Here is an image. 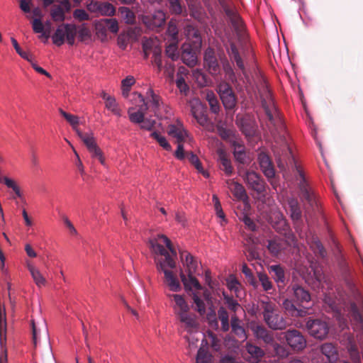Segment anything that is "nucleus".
Returning a JSON list of instances; mask_svg holds the SVG:
<instances>
[{"instance_id":"f257e3e1","label":"nucleus","mask_w":363,"mask_h":363,"mask_svg":"<svg viewBox=\"0 0 363 363\" xmlns=\"http://www.w3.org/2000/svg\"><path fill=\"white\" fill-rule=\"evenodd\" d=\"M285 148L287 152L286 154L288 155L289 162L294 163V168L296 171V179L298 181L300 197L303 201L307 202L309 207L313 209L315 207H317V202L315 195L311 189L308 185L306 181L304 173L301 167L296 162L291 148L287 145H285Z\"/></svg>"},{"instance_id":"f03ea898","label":"nucleus","mask_w":363,"mask_h":363,"mask_svg":"<svg viewBox=\"0 0 363 363\" xmlns=\"http://www.w3.org/2000/svg\"><path fill=\"white\" fill-rule=\"evenodd\" d=\"M261 308L266 324L272 330H283L286 327L284 318L277 313L275 303L272 301H262Z\"/></svg>"},{"instance_id":"7ed1b4c3","label":"nucleus","mask_w":363,"mask_h":363,"mask_svg":"<svg viewBox=\"0 0 363 363\" xmlns=\"http://www.w3.org/2000/svg\"><path fill=\"white\" fill-rule=\"evenodd\" d=\"M259 95L262 101V106L265 111L269 122L274 128L278 127L283 128L281 119L274 106L272 94L267 85L263 86L262 91H259Z\"/></svg>"},{"instance_id":"20e7f679","label":"nucleus","mask_w":363,"mask_h":363,"mask_svg":"<svg viewBox=\"0 0 363 363\" xmlns=\"http://www.w3.org/2000/svg\"><path fill=\"white\" fill-rule=\"evenodd\" d=\"M227 53L230 61L235 63L236 67L240 70V73L238 74V79L240 81H242V86L247 90L251 84V80L245 69L242 58L234 43H230L229 47L227 48Z\"/></svg>"},{"instance_id":"39448f33","label":"nucleus","mask_w":363,"mask_h":363,"mask_svg":"<svg viewBox=\"0 0 363 363\" xmlns=\"http://www.w3.org/2000/svg\"><path fill=\"white\" fill-rule=\"evenodd\" d=\"M306 327L308 333L316 339H324L329 332L328 323L319 318H308Z\"/></svg>"},{"instance_id":"423d86ee","label":"nucleus","mask_w":363,"mask_h":363,"mask_svg":"<svg viewBox=\"0 0 363 363\" xmlns=\"http://www.w3.org/2000/svg\"><path fill=\"white\" fill-rule=\"evenodd\" d=\"M287 345L296 352H301L306 347V340L302 333L296 329L288 330L284 333Z\"/></svg>"},{"instance_id":"0eeeda50","label":"nucleus","mask_w":363,"mask_h":363,"mask_svg":"<svg viewBox=\"0 0 363 363\" xmlns=\"http://www.w3.org/2000/svg\"><path fill=\"white\" fill-rule=\"evenodd\" d=\"M243 179L249 189L256 191L258 194L266 192V182L262 177L254 171H246Z\"/></svg>"},{"instance_id":"6e6552de","label":"nucleus","mask_w":363,"mask_h":363,"mask_svg":"<svg viewBox=\"0 0 363 363\" xmlns=\"http://www.w3.org/2000/svg\"><path fill=\"white\" fill-rule=\"evenodd\" d=\"M190 106L191 114L197 123L203 127L208 126L210 120L207 115V107L198 99L192 100Z\"/></svg>"},{"instance_id":"1a4fd4ad","label":"nucleus","mask_w":363,"mask_h":363,"mask_svg":"<svg viewBox=\"0 0 363 363\" xmlns=\"http://www.w3.org/2000/svg\"><path fill=\"white\" fill-rule=\"evenodd\" d=\"M143 23L149 30L158 32L164 25L166 14L164 11L158 10L152 14L143 16Z\"/></svg>"},{"instance_id":"9d476101","label":"nucleus","mask_w":363,"mask_h":363,"mask_svg":"<svg viewBox=\"0 0 363 363\" xmlns=\"http://www.w3.org/2000/svg\"><path fill=\"white\" fill-rule=\"evenodd\" d=\"M203 67L213 76L218 74L220 66L213 48L208 47L203 53Z\"/></svg>"},{"instance_id":"9b49d317","label":"nucleus","mask_w":363,"mask_h":363,"mask_svg":"<svg viewBox=\"0 0 363 363\" xmlns=\"http://www.w3.org/2000/svg\"><path fill=\"white\" fill-rule=\"evenodd\" d=\"M159 242H163L162 240L159 239V236L157 237V238L150 240L149 241L150 249L155 254L160 255L164 257V261H160V262L164 263L165 265L172 269L175 268V260H174V259L170 256L168 251Z\"/></svg>"},{"instance_id":"f8f14e48","label":"nucleus","mask_w":363,"mask_h":363,"mask_svg":"<svg viewBox=\"0 0 363 363\" xmlns=\"http://www.w3.org/2000/svg\"><path fill=\"white\" fill-rule=\"evenodd\" d=\"M218 91L224 107L226 109H233L237 101L232 88L228 84H223L219 86Z\"/></svg>"},{"instance_id":"ddd939ff","label":"nucleus","mask_w":363,"mask_h":363,"mask_svg":"<svg viewBox=\"0 0 363 363\" xmlns=\"http://www.w3.org/2000/svg\"><path fill=\"white\" fill-rule=\"evenodd\" d=\"M294 301L305 309L308 308L311 301V296L309 291L303 286L294 284L291 285Z\"/></svg>"},{"instance_id":"4468645a","label":"nucleus","mask_w":363,"mask_h":363,"mask_svg":"<svg viewBox=\"0 0 363 363\" xmlns=\"http://www.w3.org/2000/svg\"><path fill=\"white\" fill-rule=\"evenodd\" d=\"M250 329L255 337L262 341L266 345L269 346L275 340L274 333L267 330L264 325L253 323L250 325Z\"/></svg>"},{"instance_id":"2eb2a0df","label":"nucleus","mask_w":363,"mask_h":363,"mask_svg":"<svg viewBox=\"0 0 363 363\" xmlns=\"http://www.w3.org/2000/svg\"><path fill=\"white\" fill-rule=\"evenodd\" d=\"M87 9L91 12L108 16H113L116 11L114 6L111 3L93 0L87 5Z\"/></svg>"},{"instance_id":"dca6fc26","label":"nucleus","mask_w":363,"mask_h":363,"mask_svg":"<svg viewBox=\"0 0 363 363\" xmlns=\"http://www.w3.org/2000/svg\"><path fill=\"white\" fill-rule=\"evenodd\" d=\"M182 60L190 67H193L197 64L196 50L191 43H185L182 45Z\"/></svg>"},{"instance_id":"f3484780","label":"nucleus","mask_w":363,"mask_h":363,"mask_svg":"<svg viewBox=\"0 0 363 363\" xmlns=\"http://www.w3.org/2000/svg\"><path fill=\"white\" fill-rule=\"evenodd\" d=\"M181 323V327L189 333L196 331L199 324L197 323L196 315L189 311L176 316Z\"/></svg>"},{"instance_id":"a211bd4d","label":"nucleus","mask_w":363,"mask_h":363,"mask_svg":"<svg viewBox=\"0 0 363 363\" xmlns=\"http://www.w3.org/2000/svg\"><path fill=\"white\" fill-rule=\"evenodd\" d=\"M157 267L159 270H162L164 272L165 279L164 281L169 288V290L174 292L181 291L182 286L179 280L174 275L172 271L166 269L165 267L167 265L163 262H159Z\"/></svg>"},{"instance_id":"6ab92c4d","label":"nucleus","mask_w":363,"mask_h":363,"mask_svg":"<svg viewBox=\"0 0 363 363\" xmlns=\"http://www.w3.org/2000/svg\"><path fill=\"white\" fill-rule=\"evenodd\" d=\"M222 5L224 12L229 18L233 28L237 32H241L243 29V23L240 16L233 9L224 4L223 0H218Z\"/></svg>"},{"instance_id":"aec40b11","label":"nucleus","mask_w":363,"mask_h":363,"mask_svg":"<svg viewBox=\"0 0 363 363\" xmlns=\"http://www.w3.org/2000/svg\"><path fill=\"white\" fill-rule=\"evenodd\" d=\"M167 133L169 136L176 138L177 142H184L188 137V133L184 129L182 123L177 121L176 124H170L167 128Z\"/></svg>"},{"instance_id":"412c9836","label":"nucleus","mask_w":363,"mask_h":363,"mask_svg":"<svg viewBox=\"0 0 363 363\" xmlns=\"http://www.w3.org/2000/svg\"><path fill=\"white\" fill-rule=\"evenodd\" d=\"M138 97L140 101L143 102V104L140 107L139 110L136 112H133L132 111L134 108L131 107L128 111L129 119L134 123H141L144 121L145 112L148 109V106L145 102L144 97L140 94H138Z\"/></svg>"},{"instance_id":"4be33fe9","label":"nucleus","mask_w":363,"mask_h":363,"mask_svg":"<svg viewBox=\"0 0 363 363\" xmlns=\"http://www.w3.org/2000/svg\"><path fill=\"white\" fill-rule=\"evenodd\" d=\"M258 161L264 174L268 179L273 178L275 175V170L269 157L267 154L261 152L259 154Z\"/></svg>"},{"instance_id":"5701e85b","label":"nucleus","mask_w":363,"mask_h":363,"mask_svg":"<svg viewBox=\"0 0 363 363\" xmlns=\"http://www.w3.org/2000/svg\"><path fill=\"white\" fill-rule=\"evenodd\" d=\"M152 43V41H146L143 43V48L145 54V57L147 56L150 52H152L154 58L153 63L157 66L158 71L160 72L163 68L161 57V50L157 46L152 48L151 45Z\"/></svg>"},{"instance_id":"b1692460","label":"nucleus","mask_w":363,"mask_h":363,"mask_svg":"<svg viewBox=\"0 0 363 363\" xmlns=\"http://www.w3.org/2000/svg\"><path fill=\"white\" fill-rule=\"evenodd\" d=\"M167 296L172 298L175 303L173 310L176 316L189 311L190 308L183 296L179 294H169Z\"/></svg>"},{"instance_id":"393cba45","label":"nucleus","mask_w":363,"mask_h":363,"mask_svg":"<svg viewBox=\"0 0 363 363\" xmlns=\"http://www.w3.org/2000/svg\"><path fill=\"white\" fill-rule=\"evenodd\" d=\"M230 328L232 329V333L241 341L247 339L245 330L242 324V321L238 317L234 314L231 316Z\"/></svg>"},{"instance_id":"a878e982","label":"nucleus","mask_w":363,"mask_h":363,"mask_svg":"<svg viewBox=\"0 0 363 363\" xmlns=\"http://www.w3.org/2000/svg\"><path fill=\"white\" fill-rule=\"evenodd\" d=\"M269 271L272 274V278L277 284L279 289L284 288L286 285L285 272L279 264L271 265L269 267Z\"/></svg>"},{"instance_id":"bb28decb","label":"nucleus","mask_w":363,"mask_h":363,"mask_svg":"<svg viewBox=\"0 0 363 363\" xmlns=\"http://www.w3.org/2000/svg\"><path fill=\"white\" fill-rule=\"evenodd\" d=\"M226 184L237 199L244 201L247 199L246 191L242 184L232 179L227 180Z\"/></svg>"},{"instance_id":"cd10ccee","label":"nucleus","mask_w":363,"mask_h":363,"mask_svg":"<svg viewBox=\"0 0 363 363\" xmlns=\"http://www.w3.org/2000/svg\"><path fill=\"white\" fill-rule=\"evenodd\" d=\"M146 97L148 99V103L150 104V107L154 111L155 115L158 116L161 107L163 106L161 97L155 94L152 89H148L147 91Z\"/></svg>"},{"instance_id":"c85d7f7f","label":"nucleus","mask_w":363,"mask_h":363,"mask_svg":"<svg viewBox=\"0 0 363 363\" xmlns=\"http://www.w3.org/2000/svg\"><path fill=\"white\" fill-rule=\"evenodd\" d=\"M96 29L100 31L105 33L106 30H109L113 33H116L118 31V23L115 18H104L99 21L96 25Z\"/></svg>"},{"instance_id":"c756f323","label":"nucleus","mask_w":363,"mask_h":363,"mask_svg":"<svg viewBox=\"0 0 363 363\" xmlns=\"http://www.w3.org/2000/svg\"><path fill=\"white\" fill-rule=\"evenodd\" d=\"M218 161L220 162V169L223 170L227 176H230L233 172V167L230 160L228 158L227 154L222 149L217 150Z\"/></svg>"},{"instance_id":"7c9ffc66","label":"nucleus","mask_w":363,"mask_h":363,"mask_svg":"<svg viewBox=\"0 0 363 363\" xmlns=\"http://www.w3.org/2000/svg\"><path fill=\"white\" fill-rule=\"evenodd\" d=\"M181 260L187 268L188 274H195L197 269L198 264L194 257L186 251H179Z\"/></svg>"},{"instance_id":"2f4dec72","label":"nucleus","mask_w":363,"mask_h":363,"mask_svg":"<svg viewBox=\"0 0 363 363\" xmlns=\"http://www.w3.org/2000/svg\"><path fill=\"white\" fill-rule=\"evenodd\" d=\"M282 308L285 312L293 317H302L306 314V311L303 309H298L291 300L286 298L284 300Z\"/></svg>"},{"instance_id":"473e14b6","label":"nucleus","mask_w":363,"mask_h":363,"mask_svg":"<svg viewBox=\"0 0 363 363\" xmlns=\"http://www.w3.org/2000/svg\"><path fill=\"white\" fill-rule=\"evenodd\" d=\"M166 6L172 15H182L186 12V6L183 0H165Z\"/></svg>"},{"instance_id":"72a5a7b5","label":"nucleus","mask_w":363,"mask_h":363,"mask_svg":"<svg viewBox=\"0 0 363 363\" xmlns=\"http://www.w3.org/2000/svg\"><path fill=\"white\" fill-rule=\"evenodd\" d=\"M236 123L240 127L242 133L247 137H252L255 135L256 131L255 125L249 118H242L237 119Z\"/></svg>"},{"instance_id":"f704fd0d","label":"nucleus","mask_w":363,"mask_h":363,"mask_svg":"<svg viewBox=\"0 0 363 363\" xmlns=\"http://www.w3.org/2000/svg\"><path fill=\"white\" fill-rule=\"evenodd\" d=\"M288 205L290 212V216L294 221H299L302 217V211L301 210L298 201L295 198L288 199Z\"/></svg>"},{"instance_id":"c9c22d12","label":"nucleus","mask_w":363,"mask_h":363,"mask_svg":"<svg viewBox=\"0 0 363 363\" xmlns=\"http://www.w3.org/2000/svg\"><path fill=\"white\" fill-rule=\"evenodd\" d=\"M204 345H207L206 339L202 340L201 347L199 348L196 355V363H213V356L208 351V348H204Z\"/></svg>"},{"instance_id":"e433bc0d","label":"nucleus","mask_w":363,"mask_h":363,"mask_svg":"<svg viewBox=\"0 0 363 363\" xmlns=\"http://www.w3.org/2000/svg\"><path fill=\"white\" fill-rule=\"evenodd\" d=\"M320 351L330 363L336 362L338 359L337 349L332 343L323 344L320 347Z\"/></svg>"},{"instance_id":"4c0bfd02","label":"nucleus","mask_w":363,"mask_h":363,"mask_svg":"<svg viewBox=\"0 0 363 363\" xmlns=\"http://www.w3.org/2000/svg\"><path fill=\"white\" fill-rule=\"evenodd\" d=\"M232 146L235 160L241 164H245L246 162V153L243 143L238 140H233Z\"/></svg>"},{"instance_id":"58836bf2","label":"nucleus","mask_w":363,"mask_h":363,"mask_svg":"<svg viewBox=\"0 0 363 363\" xmlns=\"http://www.w3.org/2000/svg\"><path fill=\"white\" fill-rule=\"evenodd\" d=\"M180 277L186 290H191L193 287L197 290L201 289V286L198 279L194 277V274H188V277H186L182 272Z\"/></svg>"},{"instance_id":"ea45409f","label":"nucleus","mask_w":363,"mask_h":363,"mask_svg":"<svg viewBox=\"0 0 363 363\" xmlns=\"http://www.w3.org/2000/svg\"><path fill=\"white\" fill-rule=\"evenodd\" d=\"M269 347H271L270 352L279 359H285L289 355V351L286 346L277 342L275 340Z\"/></svg>"},{"instance_id":"a19ab883","label":"nucleus","mask_w":363,"mask_h":363,"mask_svg":"<svg viewBox=\"0 0 363 363\" xmlns=\"http://www.w3.org/2000/svg\"><path fill=\"white\" fill-rule=\"evenodd\" d=\"M218 318L221 323V329L223 332H228L230 329L229 315L223 306H220L218 310Z\"/></svg>"},{"instance_id":"79ce46f5","label":"nucleus","mask_w":363,"mask_h":363,"mask_svg":"<svg viewBox=\"0 0 363 363\" xmlns=\"http://www.w3.org/2000/svg\"><path fill=\"white\" fill-rule=\"evenodd\" d=\"M28 269L35 283L38 287L44 286L46 283L45 279L43 277L40 272L35 268L33 265L28 264Z\"/></svg>"},{"instance_id":"37998d69","label":"nucleus","mask_w":363,"mask_h":363,"mask_svg":"<svg viewBox=\"0 0 363 363\" xmlns=\"http://www.w3.org/2000/svg\"><path fill=\"white\" fill-rule=\"evenodd\" d=\"M77 135L83 141L89 151L97 146L91 133H83L82 131H78Z\"/></svg>"},{"instance_id":"c03bdc74","label":"nucleus","mask_w":363,"mask_h":363,"mask_svg":"<svg viewBox=\"0 0 363 363\" xmlns=\"http://www.w3.org/2000/svg\"><path fill=\"white\" fill-rule=\"evenodd\" d=\"M246 350L247 353L254 359L255 362H258L264 354V351L258 346L251 343L246 344Z\"/></svg>"},{"instance_id":"a18cd8bd","label":"nucleus","mask_w":363,"mask_h":363,"mask_svg":"<svg viewBox=\"0 0 363 363\" xmlns=\"http://www.w3.org/2000/svg\"><path fill=\"white\" fill-rule=\"evenodd\" d=\"M65 24L58 26L52 35L53 43L57 46L62 45L65 43Z\"/></svg>"},{"instance_id":"49530a36","label":"nucleus","mask_w":363,"mask_h":363,"mask_svg":"<svg viewBox=\"0 0 363 363\" xmlns=\"http://www.w3.org/2000/svg\"><path fill=\"white\" fill-rule=\"evenodd\" d=\"M59 112L62 116H63L65 120L72 125L73 130L77 133V134L78 133V131H81L77 128V125L79 123V120L77 116L68 113L63 111L62 108L59 109Z\"/></svg>"},{"instance_id":"de8ad7c7","label":"nucleus","mask_w":363,"mask_h":363,"mask_svg":"<svg viewBox=\"0 0 363 363\" xmlns=\"http://www.w3.org/2000/svg\"><path fill=\"white\" fill-rule=\"evenodd\" d=\"M178 28L176 21L171 19L168 23L166 34L169 36V40L178 42Z\"/></svg>"},{"instance_id":"09e8293b","label":"nucleus","mask_w":363,"mask_h":363,"mask_svg":"<svg viewBox=\"0 0 363 363\" xmlns=\"http://www.w3.org/2000/svg\"><path fill=\"white\" fill-rule=\"evenodd\" d=\"M105 106L114 115L118 117L121 116V109L120 108L118 104L116 102V100L113 96L107 99V101L105 103Z\"/></svg>"},{"instance_id":"8fccbe9b","label":"nucleus","mask_w":363,"mask_h":363,"mask_svg":"<svg viewBox=\"0 0 363 363\" xmlns=\"http://www.w3.org/2000/svg\"><path fill=\"white\" fill-rule=\"evenodd\" d=\"M242 272L245 274L247 282L255 289H257L258 286V282L254 277L252 270L247 267L246 264H242Z\"/></svg>"},{"instance_id":"3c124183","label":"nucleus","mask_w":363,"mask_h":363,"mask_svg":"<svg viewBox=\"0 0 363 363\" xmlns=\"http://www.w3.org/2000/svg\"><path fill=\"white\" fill-rule=\"evenodd\" d=\"M223 295L225 304L229 310L235 313L239 308H240V305L232 296L226 294L225 292L223 293Z\"/></svg>"},{"instance_id":"603ef678","label":"nucleus","mask_w":363,"mask_h":363,"mask_svg":"<svg viewBox=\"0 0 363 363\" xmlns=\"http://www.w3.org/2000/svg\"><path fill=\"white\" fill-rule=\"evenodd\" d=\"M177 43L172 40H169V45L166 46V55L172 59V60H176L179 55L177 52Z\"/></svg>"},{"instance_id":"864d4df0","label":"nucleus","mask_w":363,"mask_h":363,"mask_svg":"<svg viewBox=\"0 0 363 363\" xmlns=\"http://www.w3.org/2000/svg\"><path fill=\"white\" fill-rule=\"evenodd\" d=\"M257 277L264 291H269L272 289L273 284L267 274L264 272H258Z\"/></svg>"},{"instance_id":"5fc2aeb1","label":"nucleus","mask_w":363,"mask_h":363,"mask_svg":"<svg viewBox=\"0 0 363 363\" xmlns=\"http://www.w3.org/2000/svg\"><path fill=\"white\" fill-rule=\"evenodd\" d=\"M150 136L155 139L161 147H162L164 150L169 151L172 150V147L169 143L167 142L165 137L160 135L159 132L154 131L151 133Z\"/></svg>"},{"instance_id":"6e6d98bb","label":"nucleus","mask_w":363,"mask_h":363,"mask_svg":"<svg viewBox=\"0 0 363 363\" xmlns=\"http://www.w3.org/2000/svg\"><path fill=\"white\" fill-rule=\"evenodd\" d=\"M135 82V79L132 76H128L126 78L122 80L121 89L122 94L123 96L127 97L128 96L130 87L134 84Z\"/></svg>"},{"instance_id":"4d7b16f0","label":"nucleus","mask_w":363,"mask_h":363,"mask_svg":"<svg viewBox=\"0 0 363 363\" xmlns=\"http://www.w3.org/2000/svg\"><path fill=\"white\" fill-rule=\"evenodd\" d=\"M66 34L65 38L69 45H73L75 40L77 34L76 27L74 25L65 24Z\"/></svg>"},{"instance_id":"13d9d810","label":"nucleus","mask_w":363,"mask_h":363,"mask_svg":"<svg viewBox=\"0 0 363 363\" xmlns=\"http://www.w3.org/2000/svg\"><path fill=\"white\" fill-rule=\"evenodd\" d=\"M52 18L55 21H63L65 20V12L60 6L55 5L50 11Z\"/></svg>"},{"instance_id":"bf43d9fd","label":"nucleus","mask_w":363,"mask_h":363,"mask_svg":"<svg viewBox=\"0 0 363 363\" xmlns=\"http://www.w3.org/2000/svg\"><path fill=\"white\" fill-rule=\"evenodd\" d=\"M121 12L122 17L126 23L133 24L135 23V16L130 9L122 8Z\"/></svg>"},{"instance_id":"052dcab7","label":"nucleus","mask_w":363,"mask_h":363,"mask_svg":"<svg viewBox=\"0 0 363 363\" xmlns=\"http://www.w3.org/2000/svg\"><path fill=\"white\" fill-rule=\"evenodd\" d=\"M224 70L226 74H228L230 77L233 82L235 81V83H237L238 86H240L241 88H244V86H242V81L239 80L238 75L236 76L233 69L232 68L229 63H227L226 65H224Z\"/></svg>"},{"instance_id":"680f3d73","label":"nucleus","mask_w":363,"mask_h":363,"mask_svg":"<svg viewBox=\"0 0 363 363\" xmlns=\"http://www.w3.org/2000/svg\"><path fill=\"white\" fill-rule=\"evenodd\" d=\"M4 184L7 186V187L11 188L13 189V191L15 192V194L18 198H22V193L21 191V189L19 186L16 184V182L12 180L11 179H9L8 177L4 178Z\"/></svg>"},{"instance_id":"e2e57ef3","label":"nucleus","mask_w":363,"mask_h":363,"mask_svg":"<svg viewBox=\"0 0 363 363\" xmlns=\"http://www.w3.org/2000/svg\"><path fill=\"white\" fill-rule=\"evenodd\" d=\"M11 41L12 43V45L16 50V52L23 59L28 60V62H31V55L24 51L22 50L20 45H18L17 40L11 38Z\"/></svg>"},{"instance_id":"0e129e2a","label":"nucleus","mask_w":363,"mask_h":363,"mask_svg":"<svg viewBox=\"0 0 363 363\" xmlns=\"http://www.w3.org/2000/svg\"><path fill=\"white\" fill-rule=\"evenodd\" d=\"M33 30L35 33H43L46 38H49V35L44 33V26L40 18H35L32 22Z\"/></svg>"},{"instance_id":"69168bd1","label":"nucleus","mask_w":363,"mask_h":363,"mask_svg":"<svg viewBox=\"0 0 363 363\" xmlns=\"http://www.w3.org/2000/svg\"><path fill=\"white\" fill-rule=\"evenodd\" d=\"M311 247L313 248L316 253L319 254L321 257H324L325 256L326 251L321 242L318 239L314 238L313 240Z\"/></svg>"},{"instance_id":"338daca9","label":"nucleus","mask_w":363,"mask_h":363,"mask_svg":"<svg viewBox=\"0 0 363 363\" xmlns=\"http://www.w3.org/2000/svg\"><path fill=\"white\" fill-rule=\"evenodd\" d=\"M227 286L228 289L234 292L237 297L239 296V292L240 289V284L238 282V281L235 279H230L228 281Z\"/></svg>"},{"instance_id":"774afa93","label":"nucleus","mask_w":363,"mask_h":363,"mask_svg":"<svg viewBox=\"0 0 363 363\" xmlns=\"http://www.w3.org/2000/svg\"><path fill=\"white\" fill-rule=\"evenodd\" d=\"M193 299L196 305V310L200 314H203L206 312V305L203 301L196 294L194 295Z\"/></svg>"}]
</instances>
